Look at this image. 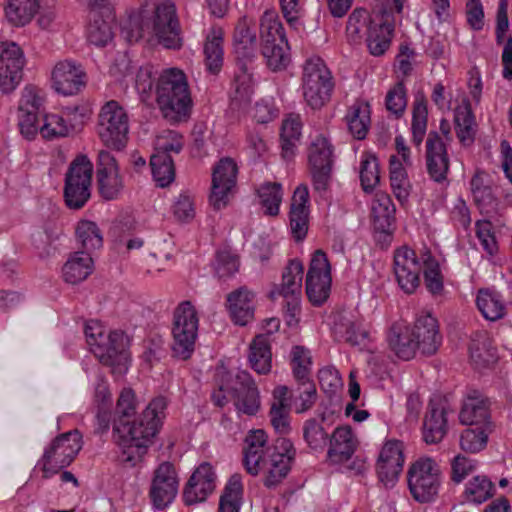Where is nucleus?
Listing matches in <instances>:
<instances>
[{
	"mask_svg": "<svg viewBox=\"0 0 512 512\" xmlns=\"http://www.w3.org/2000/svg\"><path fill=\"white\" fill-rule=\"evenodd\" d=\"M167 406V398L159 395L149 402L141 414L135 416L134 391L131 388H124L121 391L112 431L113 441L120 450L121 462L135 466L147 453L165 418Z\"/></svg>",
	"mask_w": 512,
	"mask_h": 512,
	"instance_id": "obj_1",
	"label": "nucleus"
},
{
	"mask_svg": "<svg viewBox=\"0 0 512 512\" xmlns=\"http://www.w3.org/2000/svg\"><path fill=\"white\" fill-rule=\"evenodd\" d=\"M243 455L246 471L251 475L264 471L265 487L273 488L287 476L296 451L293 443L285 437H279L275 445L269 447L265 431L258 429L246 436Z\"/></svg>",
	"mask_w": 512,
	"mask_h": 512,
	"instance_id": "obj_2",
	"label": "nucleus"
},
{
	"mask_svg": "<svg viewBox=\"0 0 512 512\" xmlns=\"http://www.w3.org/2000/svg\"><path fill=\"white\" fill-rule=\"evenodd\" d=\"M121 33L128 42H137L146 35H154L167 49L176 50L182 46L180 21L172 0L158 2L151 11L141 7L131 12L122 24Z\"/></svg>",
	"mask_w": 512,
	"mask_h": 512,
	"instance_id": "obj_3",
	"label": "nucleus"
},
{
	"mask_svg": "<svg viewBox=\"0 0 512 512\" xmlns=\"http://www.w3.org/2000/svg\"><path fill=\"white\" fill-rule=\"evenodd\" d=\"M423 269L424 282L427 290L433 295L443 291V275L439 261L429 250L421 254V261L416 252L406 246L396 249L394 253V273L400 288L408 294L413 293L420 285V273Z\"/></svg>",
	"mask_w": 512,
	"mask_h": 512,
	"instance_id": "obj_4",
	"label": "nucleus"
},
{
	"mask_svg": "<svg viewBox=\"0 0 512 512\" xmlns=\"http://www.w3.org/2000/svg\"><path fill=\"white\" fill-rule=\"evenodd\" d=\"M155 100L171 124L185 122L191 115L193 99L186 74L179 68L164 69L155 84Z\"/></svg>",
	"mask_w": 512,
	"mask_h": 512,
	"instance_id": "obj_5",
	"label": "nucleus"
},
{
	"mask_svg": "<svg viewBox=\"0 0 512 512\" xmlns=\"http://www.w3.org/2000/svg\"><path fill=\"white\" fill-rule=\"evenodd\" d=\"M86 342L94 356L113 373L123 374L128 369V338L121 330L105 333V328L97 320H88L84 326Z\"/></svg>",
	"mask_w": 512,
	"mask_h": 512,
	"instance_id": "obj_6",
	"label": "nucleus"
},
{
	"mask_svg": "<svg viewBox=\"0 0 512 512\" xmlns=\"http://www.w3.org/2000/svg\"><path fill=\"white\" fill-rule=\"evenodd\" d=\"M261 54L272 71L285 69L289 63V44L283 24L274 11H266L260 19Z\"/></svg>",
	"mask_w": 512,
	"mask_h": 512,
	"instance_id": "obj_7",
	"label": "nucleus"
},
{
	"mask_svg": "<svg viewBox=\"0 0 512 512\" xmlns=\"http://www.w3.org/2000/svg\"><path fill=\"white\" fill-rule=\"evenodd\" d=\"M199 317L190 301H182L175 308L172 323V354L181 360H188L195 351L198 338Z\"/></svg>",
	"mask_w": 512,
	"mask_h": 512,
	"instance_id": "obj_8",
	"label": "nucleus"
},
{
	"mask_svg": "<svg viewBox=\"0 0 512 512\" xmlns=\"http://www.w3.org/2000/svg\"><path fill=\"white\" fill-rule=\"evenodd\" d=\"M82 448V435L72 430L57 436L44 450L35 467L42 471V477L51 478L69 466Z\"/></svg>",
	"mask_w": 512,
	"mask_h": 512,
	"instance_id": "obj_9",
	"label": "nucleus"
},
{
	"mask_svg": "<svg viewBox=\"0 0 512 512\" xmlns=\"http://www.w3.org/2000/svg\"><path fill=\"white\" fill-rule=\"evenodd\" d=\"M334 82L330 70L318 56L305 61L302 76L303 96L314 110L320 109L330 99Z\"/></svg>",
	"mask_w": 512,
	"mask_h": 512,
	"instance_id": "obj_10",
	"label": "nucleus"
},
{
	"mask_svg": "<svg viewBox=\"0 0 512 512\" xmlns=\"http://www.w3.org/2000/svg\"><path fill=\"white\" fill-rule=\"evenodd\" d=\"M307 157L313 190L319 197L326 198L335 162L334 146L327 137L317 135L308 147Z\"/></svg>",
	"mask_w": 512,
	"mask_h": 512,
	"instance_id": "obj_11",
	"label": "nucleus"
},
{
	"mask_svg": "<svg viewBox=\"0 0 512 512\" xmlns=\"http://www.w3.org/2000/svg\"><path fill=\"white\" fill-rule=\"evenodd\" d=\"M93 164L86 155H78L65 173L63 197L68 208L78 210L91 198Z\"/></svg>",
	"mask_w": 512,
	"mask_h": 512,
	"instance_id": "obj_12",
	"label": "nucleus"
},
{
	"mask_svg": "<svg viewBox=\"0 0 512 512\" xmlns=\"http://www.w3.org/2000/svg\"><path fill=\"white\" fill-rule=\"evenodd\" d=\"M407 480L410 493L416 501H432L441 483L439 466L431 458H420L410 466Z\"/></svg>",
	"mask_w": 512,
	"mask_h": 512,
	"instance_id": "obj_13",
	"label": "nucleus"
},
{
	"mask_svg": "<svg viewBox=\"0 0 512 512\" xmlns=\"http://www.w3.org/2000/svg\"><path fill=\"white\" fill-rule=\"evenodd\" d=\"M129 132L128 115L116 101L107 102L99 113L98 133L102 142L114 149H122Z\"/></svg>",
	"mask_w": 512,
	"mask_h": 512,
	"instance_id": "obj_14",
	"label": "nucleus"
},
{
	"mask_svg": "<svg viewBox=\"0 0 512 512\" xmlns=\"http://www.w3.org/2000/svg\"><path fill=\"white\" fill-rule=\"evenodd\" d=\"M331 267L326 254L316 250L306 276V294L314 306L322 305L331 291Z\"/></svg>",
	"mask_w": 512,
	"mask_h": 512,
	"instance_id": "obj_15",
	"label": "nucleus"
},
{
	"mask_svg": "<svg viewBox=\"0 0 512 512\" xmlns=\"http://www.w3.org/2000/svg\"><path fill=\"white\" fill-rule=\"evenodd\" d=\"M87 118V110L82 106L67 107L62 114H45L40 134L45 139L66 137L80 131Z\"/></svg>",
	"mask_w": 512,
	"mask_h": 512,
	"instance_id": "obj_16",
	"label": "nucleus"
},
{
	"mask_svg": "<svg viewBox=\"0 0 512 512\" xmlns=\"http://www.w3.org/2000/svg\"><path fill=\"white\" fill-rule=\"evenodd\" d=\"M179 480L174 465L162 462L154 470L149 489V498L155 509L163 510L176 498Z\"/></svg>",
	"mask_w": 512,
	"mask_h": 512,
	"instance_id": "obj_17",
	"label": "nucleus"
},
{
	"mask_svg": "<svg viewBox=\"0 0 512 512\" xmlns=\"http://www.w3.org/2000/svg\"><path fill=\"white\" fill-rule=\"evenodd\" d=\"M453 412L446 398L434 396L430 399L422 430L423 440L427 444H437L445 437L448 432V415Z\"/></svg>",
	"mask_w": 512,
	"mask_h": 512,
	"instance_id": "obj_18",
	"label": "nucleus"
},
{
	"mask_svg": "<svg viewBox=\"0 0 512 512\" xmlns=\"http://www.w3.org/2000/svg\"><path fill=\"white\" fill-rule=\"evenodd\" d=\"M87 40L97 46H106L113 38V15L108 0H89Z\"/></svg>",
	"mask_w": 512,
	"mask_h": 512,
	"instance_id": "obj_19",
	"label": "nucleus"
},
{
	"mask_svg": "<svg viewBox=\"0 0 512 512\" xmlns=\"http://www.w3.org/2000/svg\"><path fill=\"white\" fill-rule=\"evenodd\" d=\"M24 55L14 42L0 43V89L3 93L13 91L22 80Z\"/></svg>",
	"mask_w": 512,
	"mask_h": 512,
	"instance_id": "obj_20",
	"label": "nucleus"
},
{
	"mask_svg": "<svg viewBox=\"0 0 512 512\" xmlns=\"http://www.w3.org/2000/svg\"><path fill=\"white\" fill-rule=\"evenodd\" d=\"M217 485V475L214 467L208 463H201L193 471L183 489V501L190 506L202 503L214 492Z\"/></svg>",
	"mask_w": 512,
	"mask_h": 512,
	"instance_id": "obj_21",
	"label": "nucleus"
},
{
	"mask_svg": "<svg viewBox=\"0 0 512 512\" xmlns=\"http://www.w3.org/2000/svg\"><path fill=\"white\" fill-rule=\"evenodd\" d=\"M404 461L403 442L395 439L387 440L376 462L379 481L386 487L394 486L403 470Z\"/></svg>",
	"mask_w": 512,
	"mask_h": 512,
	"instance_id": "obj_22",
	"label": "nucleus"
},
{
	"mask_svg": "<svg viewBox=\"0 0 512 512\" xmlns=\"http://www.w3.org/2000/svg\"><path fill=\"white\" fill-rule=\"evenodd\" d=\"M425 147L427 173L434 182L443 183L450 169L447 146L437 131H430Z\"/></svg>",
	"mask_w": 512,
	"mask_h": 512,
	"instance_id": "obj_23",
	"label": "nucleus"
},
{
	"mask_svg": "<svg viewBox=\"0 0 512 512\" xmlns=\"http://www.w3.org/2000/svg\"><path fill=\"white\" fill-rule=\"evenodd\" d=\"M237 166L230 158H224L215 166L212 174V188L209 197L211 205L216 210L224 208L228 196L236 184Z\"/></svg>",
	"mask_w": 512,
	"mask_h": 512,
	"instance_id": "obj_24",
	"label": "nucleus"
},
{
	"mask_svg": "<svg viewBox=\"0 0 512 512\" xmlns=\"http://www.w3.org/2000/svg\"><path fill=\"white\" fill-rule=\"evenodd\" d=\"M96 177L100 195L106 200L117 198L123 188V180L110 152L101 150L98 153Z\"/></svg>",
	"mask_w": 512,
	"mask_h": 512,
	"instance_id": "obj_25",
	"label": "nucleus"
},
{
	"mask_svg": "<svg viewBox=\"0 0 512 512\" xmlns=\"http://www.w3.org/2000/svg\"><path fill=\"white\" fill-rule=\"evenodd\" d=\"M304 274L303 264L296 259L290 260L282 273V282L270 292V298L283 297L289 310L298 307Z\"/></svg>",
	"mask_w": 512,
	"mask_h": 512,
	"instance_id": "obj_26",
	"label": "nucleus"
},
{
	"mask_svg": "<svg viewBox=\"0 0 512 512\" xmlns=\"http://www.w3.org/2000/svg\"><path fill=\"white\" fill-rule=\"evenodd\" d=\"M334 339L364 349L371 341L368 325L353 315H339L332 328Z\"/></svg>",
	"mask_w": 512,
	"mask_h": 512,
	"instance_id": "obj_27",
	"label": "nucleus"
},
{
	"mask_svg": "<svg viewBox=\"0 0 512 512\" xmlns=\"http://www.w3.org/2000/svg\"><path fill=\"white\" fill-rule=\"evenodd\" d=\"M459 421L467 426H491L489 399L478 390H469L462 400Z\"/></svg>",
	"mask_w": 512,
	"mask_h": 512,
	"instance_id": "obj_28",
	"label": "nucleus"
},
{
	"mask_svg": "<svg viewBox=\"0 0 512 512\" xmlns=\"http://www.w3.org/2000/svg\"><path fill=\"white\" fill-rule=\"evenodd\" d=\"M52 86L64 96L77 94L85 86V73L75 62H58L52 71Z\"/></svg>",
	"mask_w": 512,
	"mask_h": 512,
	"instance_id": "obj_29",
	"label": "nucleus"
},
{
	"mask_svg": "<svg viewBox=\"0 0 512 512\" xmlns=\"http://www.w3.org/2000/svg\"><path fill=\"white\" fill-rule=\"evenodd\" d=\"M309 190L307 185H299L292 196L289 221L292 236L295 240H303L309 226Z\"/></svg>",
	"mask_w": 512,
	"mask_h": 512,
	"instance_id": "obj_30",
	"label": "nucleus"
},
{
	"mask_svg": "<svg viewBox=\"0 0 512 512\" xmlns=\"http://www.w3.org/2000/svg\"><path fill=\"white\" fill-rule=\"evenodd\" d=\"M390 350L401 360L408 361L420 350L419 341L411 327L403 321L392 323L386 336Z\"/></svg>",
	"mask_w": 512,
	"mask_h": 512,
	"instance_id": "obj_31",
	"label": "nucleus"
},
{
	"mask_svg": "<svg viewBox=\"0 0 512 512\" xmlns=\"http://www.w3.org/2000/svg\"><path fill=\"white\" fill-rule=\"evenodd\" d=\"M420 351L424 355H433L442 344V335L439 331L437 319L430 313H421L416 317L414 326L411 327Z\"/></svg>",
	"mask_w": 512,
	"mask_h": 512,
	"instance_id": "obj_32",
	"label": "nucleus"
},
{
	"mask_svg": "<svg viewBox=\"0 0 512 512\" xmlns=\"http://www.w3.org/2000/svg\"><path fill=\"white\" fill-rule=\"evenodd\" d=\"M237 387L234 388V405L238 413L256 415L260 408V396L255 381L249 373L237 374Z\"/></svg>",
	"mask_w": 512,
	"mask_h": 512,
	"instance_id": "obj_33",
	"label": "nucleus"
},
{
	"mask_svg": "<svg viewBox=\"0 0 512 512\" xmlns=\"http://www.w3.org/2000/svg\"><path fill=\"white\" fill-rule=\"evenodd\" d=\"M394 23L387 15H376L369 33L366 35V44L370 54L382 56L390 47Z\"/></svg>",
	"mask_w": 512,
	"mask_h": 512,
	"instance_id": "obj_34",
	"label": "nucleus"
},
{
	"mask_svg": "<svg viewBox=\"0 0 512 512\" xmlns=\"http://www.w3.org/2000/svg\"><path fill=\"white\" fill-rule=\"evenodd\" d=\"M328 457L333 463L348 461L355 452L356 439L348 426L337 427L329 437Z\"/></svg>",
	"mask_w": 512,
	"mask_h": 512,
	"instance_id": "obj_35",
	"label": "nucleus"
},
{
	"mask_svg": "<svg viewBox=\"0 0 512 512\" xmlns=\"http://www.w3.org/2000/svg\"><path fill=\"white\" fill-rule=\"evenodd\" d=\"M254 294L246 288H239L227 297L228 310L236 325L245 326L254 317Z\"/></svg>",
	"mask_w": 512,
	"mask_h": 512,
	"instance_id": "obj_36",
	"label": "nucleus"
},
{
	"mask_svg": "<svg viewBox=\"0 0 512 512\" xmlns=\"http://www.w3.org/2000/svg\"><path fill=\"white\" fill-rule=\"evenodd\" d=\"M396 208L387 194H376L372 203V220L374 229L384 234L385 237L392 235L395 223Z\"/></svg>",
	"mask_w": 512,
	"mask_h": 512,
	"instance_id": "obj_37",
	"label": "nucleus"
},
{
	"mask_svg": "<svg viewBox=\"0 0 512 512\" xmlns=\"http://www.w3.org/2000/svg\"><path fill=\"white\" fill-rule=\"evenodd\" d=\"M233 42L238 58L251 61L256 43L255 23L248 16L241 17L234 29Z\"/></svg>",
	"mask_w": 512,
	"mask_h": 512,
	"instance_id": "obj_38",
	"label": "nucleus"
},
{
	"mask_svg": "<svg viewBox=\"0 0 512 512\" xmlns=\"http://www.w3.org/2000/svg\"><path fill=\"white\" fill-rule=\"evenodd\" d=\"M94 261L91 254L84 251L74 252L62 267L63 279L70 284L85 280L93 271Z\"/></svg>",
	"mask_w": 512,
	"mask_h": 512,
	"instance_id": "obj_39",
	"label": "nucleus"
},
{
	"mask_svg": "<svg viewBox=\"0 0 512 512\" xmlns=\"http://www.w3.org/2000/svg\"><path fill=\"white\" fill-rule=\"evenodd\" d=\"M223 37L220 27H212L206 36L204 44L205 65L212 74H218L223 65Z\"/></svg>",
	"mask_w": 512,
	"mask_h": 512,
	"instance_id": "obj_40",
	"label": "nucleus"
},
{
	"mask_svg": "<svg viewBox=\"0 0 512 512\" xmlns=\"http://www.w3.org/2000/svg\"><path fill=\"white\" fill-rule=\"evenodd\" d=\"M370 113L369 104L363 101H356L348 108L345 120L355 139L362 140L366 137L371 122Z\"/></svg>",
	"mask_w": 512,
	"mask_h": 512,
	"instance_id": "obj_41",
	"label": "nucleus"
},
{
	"mask_svg": "<svg viewBox=\"0 0 512 512\" xmlns=\"http://www.w3.org/2000/svg\"><path fill=\"white\" fill-rule=\"evenodd\" d=\"M39 8V0H6L4 12L10 24L21 27L30 23Z\"/></svg>",
	"mask_w": 512,
	"mask_h": 512,
	"instance_id": "obj_42",
	"label": "nucleus"
},
{
	"mask_svg": "<svg viewBox=\"0 0 512 512\" xmlns=\"http://www.w3.org/2000/svg\"><path fill=\"white\" fill-rule=\"evenodd\" d=\"M476 305L486 320L497 321L506 315L504 299L496 291L480 289L476 297Z\"/></svg>",
	"mask_w": 512,
	"mask_h": 512,
	"instance_id": "obj_43",
	"label": "nucleus"
},
{
	"mask_svg": "<svg viewBox=\"0 0 512 512\" xmlns=\"http://www.w3.org/2000/svg\"><path fill=\"white\" fill-rule=\"evenodd\" d=\"M495 485L486 475H476L466 484L463 491L465 502L480 505L495 495Z\"/></svg>",
	"mask_w": 512,
	"mask_h": 512,
	"instance_id": "obj_44",
	"label": "nucleus"
},
{
	"mask_svg": "<svg viewBox=\"0 0 512 512\" xmlns=\"http://www.w3.org/2000/svg\"><path fill=\"white\" fill-rule=\"evenodd\" d=\"M249 362L252 369L258 374H267L271 370L272 353L269 339L264 335H257L251 345Z\"/></svg>",
	"mask_w": 512,
	"mask_h": 512,
	"instance_id": "obj_45",
	"label": "nucleus"
},
{
	"mask_svg": "<svg viewBox=\"0 0 512 512\" xmlns=\"http://www.w3.org/2000/svg\"><path fill=\"white\" fill-rule=\"evenodd\" d=\"M302 124L299 116H290L282 123L280 142L282 157L291 160L296 153L297 143L301 137Z\"/></svg>",
	"mask_w": 512,
	"mask_h": 512,
	"instance_id": "obj_46",
	"label": "nucleus"
},
{
	"mask_svg": "<svg viewBox=\"0 0 512 512\" xmlns=\"http://www.w3.org/2000/svg\"><path fill=\"white\" fill-rule=\"evenodd\" d=\"M390 185L396 199L404 204L410 195L411 184L402 161L392 155L389 160Z\"/></svg>",
	"mask_w": 512,
	"mask_h": 512,
	"instance_id": "obj_47",
	"label": "nucleus"
},
{
	"mask_svg": "<svg viewBox=\"0 0 512 512\" xmlns=\"http://www.w3.org/2000/svg\"><path fill=\"white\" fill-rule=\"evenodd\" d=\"M243 484L240 474H233L220 497L218 512H239L242 505Z\"/></svg>",
	"mask_w": 512,
	"mask_h": 512,
	"instance_id": "obj_48",
	"label": "nucleus"
},
{
	"mask_svg": "<svg viewBox=\"0 0 512 512\" xmlns=\"http://www.w3.org/2000/svg\"><path fill=\"white\" fill-rule=\"evenodd\" d=\"M256 192L265 215L277 216L283 198L282 185L277 182H265L257 188Z\"/></svg>",
	"mask_w": 512,
	"mask_h": 512,
	"instance_id": "obj_49",
	"label": "nucleus"
},
{
	"mask_svg": "<svg viewBox=\"0 0 512 512\" xmlns=\"http://www.w3.org/2000/svg\"><path fill=\"white\" fill-rule=\"evenodd\" d=\"M428 109L424 96H417L413 102L411 133L412 143L420 147L427 133Z\"/></svg>",
	"mask_w": 512,
	"mask_h": 512,
	"instance_id": "obj_50",
	"label": "nucleus"
},
{
	"mask_svg": "<svg viewBox=\"0 0 512 512\" xmlns=\"http://www.w3.org/2000/svg\"><path fill=\"white\" fill-rule=\"evenodd\" d=\"M296 387L292 389L291 403L297 414L310 410L317 399V390L314 381H295Z\"/></svg>",
	"mask_w": 512,
	"mask_h": 512,
	"instance_id": "obj_51",
	"label": "nucleus"
},
{
	"mask_svg": "<svg viewBox=\"0 0 512 512\" xmlns=\"http://www.w3.org/2000/svg\"><path fill=\"white\" fill-rule=\"evenodd\" d=\"M290 366L295 381H313L311 376L312 357L310 350L303 346H294L290 354Z\"/></svg>",
	"mask_w": 512,
	"mask_h": 512,
	"instance_id": "obj_52",
	"label": "nucleus"
},
{
	"mask_svg": "<svg viewBox=\"0 0 512 512\" xmlns=\"http://www.w3.org/2000/svg\"><path fill=\"white\" fill-rule=\"evenodd\" d=\"M150 167L156 186L166 188L175 180L176 172L172 156L152 155Z\"/></svg>",
	"mask_w": 512,
	"mask_h": 512,
	"instance_id": "obj_53",
	"label": "nucleus"
},
{
	"mask_svg": "<svg viewBox=\"0 0 512 512\" xmlns=\"http://www.w3.org/2000/svg\"><path fill=\"white\" fill-rule=\"evenodd\" d=\"M76 237L83 248L82 251L91 254L103 245V236L97 224L89 220H81L76 227Z\"/></svg>",
	"mask_w": 512,
	"mask_h": 512,
	"instance_id": "obj_54",
	"label": "nucleus"
},
{
	"mask_svg": "<svg viewBox=\"0 0 512 512\" xmlns=\"http://www.w3.org/2000/svg\"><path fill=\"white\" fill-rule=\"evenodd\" d=\"M475 427L466 428L460 436L461 449L469 453H477L483 450L488 443L491 426L474 425Z\"/></svg>",
	"mask_w": 512,
	"mask_h": 512,
	"instance_id": "obj_55",
	"label": "nucleus"
},
{
	"mask_svg": "<svg viewBox=\"0 0 512 512\" xmlns=\"http://www.w3.org/2000/svg\"><path fill=\"white\" fill-rule=\"evenodd\" d=\"M240 72L234 77L231 92V102L233 105H241L250 101L252 89V76L248 72L246 63L239 61Z\"/></svg>",
	"mask_w": 512,
	"mask_h": 512,
	"instance_id": "obj_56",
	"label": "nucleus"
},
{
	"mask_svg": "<svg viewBox=\"0 0 512 512\" xmlns=\"http://www.w3.org/2000/svg\"><path fill=\"white\" fill-rule=\"evenodd\" d=\"M471 361L478 367H488L496 360V349L485 336L473 338L469 345Z\"/></svg>",
	"mask_w": 512,
	"mask_h": 512,
	"instance_id": "obj_57",
	"label": "nucleus"
},
{
	"mask_svg": "<svg viewBox=\"0 0 512 512\" xmlns=\"http://www.w3.org/2000/svg\"><path fill=\"white\" fill-rule=\"evenodd\" d=\"M303 438L312 450L323 451L328 444L329 434L317 419L310 418L303 424Z\"/></svg>",
	"mask_w": 512,
	"mask_h": 512,
	"instance_id": "obj_58",
	"label": "nucleus"
},
{
	"mask_svg": "<svg viewBox=\"0 0 512 512\" xmlns=\"http://www.w3.org/2000/svg\"><path fill=\"white\" fill-rule=\"evenodd\" d=\"M184 146L183 136L174 130L163 131L156 139L155 152L152 155L172 156L179 154Z\"/></svg>",
	"mask_w": 512,
	"mask_h": 512,
	"instance_id": "obj_59",
	"label": "nucleus"
},
{
	"mask_svg": "<svg viewBox=\"0 0 512 512\" xmlns=\"http://www.w3.org/2000/svg\"><path fill=\"white\" fill-rule=\"evenodd\" d=\"M361 187L366 193L372 192L380 182L378 160L374 155H366L360 163Z\"/></svg>",
	"mask_w": 512,
	"mask_h": 512,
	"instance_id": "obj_60",
	"label": "nucleus"
},
{
	"mask_svg": "<svg viewBox=\"0 0 512 512\" xmlns=\"http://www.w3.org/2000/svg\"><path fill=\"white\" fill-rule=\"evenodd\" d=\"M375 19L376 16L371 17L366 9L356 8L349 15L346 27L347 33L355 38L366 36Z\"/></svg>",
	"mask_w": 512,
	"mask_h": 512,
	"instance_id": "obj_61",
	"label": "nucleus"
},
{
	"mask_svg": "<svg viewBox=\"0 0 512 512\" xmlns=\"http://www.w3.org/2000/svg\"><path fill=\"white\" fill-rule=\"evenodd\" d=\"M385 106L396 119L403 116L407 106V89L403 81L397 82L389 89L385 97Z\"/></svg>",
	"mask_w": 512,
	"mask_h": 512,
	"instance_id": "obj_62",
	"label": "nucleus"
},
{
	"mask_svg": "<svg viewBox=\"0 0 512 512\" xmlns=\"http://www.w3.org/2000/svg\"><path fill=\"white\" fill-rule=\"evenodd\" d=\"M172 213L180 222H190L195 217L194 198L189 191H182L175 198Z\"/></svg>",
	"mask_w": 512,
	"mask_h": 512,
	"instance_id": "obj_63",
	"label": "nucleus"
},
{
	"mask_svg": "<svg viewBox=\"0 0 512 512\" xmlns=\"http://www.w3.org/2000/svg\"><path fill=\"white\" fill-rule=\"evenodd\" d=\"M44 103V92L42 89L27 85L21 93L19 100V111L41 112Z\"/></svg>",
	"mask_w": 512,
	"mask_h": 512,
	"instance_id": "obj_64",
	"label": "nucleus"
}]
</instances>
